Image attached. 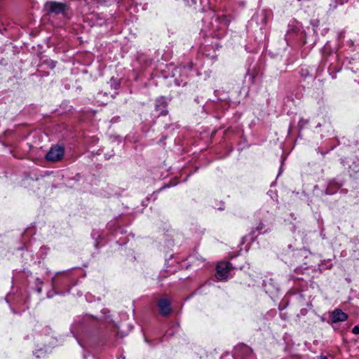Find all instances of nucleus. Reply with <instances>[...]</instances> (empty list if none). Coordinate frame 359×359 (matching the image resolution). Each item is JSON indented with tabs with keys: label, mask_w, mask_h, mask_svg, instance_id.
I'll use <instances>...</instances> for the list:
<instances>
[{
	"label": "nucleus",
	"mask_w": 359,
	"mask_h": 359,
	"mask_svg": "<svg viewBox=\"0 0 359 359\" xmlns=\"http://www.w3.org/2000/svg\"><path fill=\"white\" fill-rule=\"evenodd\" d=\"M44 7L48 12L55 15H65L68 9L65 4L57 1H48L45 4Z\"/></svg>",
	"instance_id": "1"
},
{
	"label": "nucleus",
	"mask_w": 359,
	"mask_h": 359,
	"mask_svg": "<svg viewBox=\"0 0 359 359\" xmlns=\"http://www.w3.org/2000/svg\"><path fill=\"white\" fill-rule=\"evenodd\" d=\"M231 269L232 265L230 262H219L216 268L215 277L220 281L226 280L228 278V274Z\"/></svg>",
	"instance_id": "2"
},
{
	"label": "nucleus",
	"mask_w": 359,
	"mask_h": 359,
	"mask_svg": "<svg viewBox=\"0 0 359 359\" xmlns=\"http://www.w3.org/2000/svg\"><path fill=\"white\" fill-rule=\"evenodd\" d=\"M158 307L161 315L164 316L170 314L172 311L171 302L169 299L165 297L159 299L158 302Z\"/></svg>",
	"instance_id": "3"
},
{
	"label": "nucleus",
	"mask_w": 359,
	"mask_h": 359,
	"mask_svg": "<svg viewBox=\"0 0 359 359\" xmlns=\"http://www.w3.org/2000/svg\"><path fill=\"white\" fill-rule=\"evenodd\" d=\"M64 155V149L60 146L52 147L46 154V159L50 161L60 160Z\"/></svg>",
	"instance_id": "4"
},
{
	"label": "nucleus",
	"mask_w": 359,
	"mask_h": 359,
	"mask_svg": "<svg viewBox=\"0 0 359 359\" xmlns=\"http://www.w3.org/2000/svg\"><path fill=\"white\" fill-rule=\"evenodd\" d=\"M332 322L338 323L345 321L348 315L340 309H335L331 313Z\"/></svg>",
	"instance_id": "5"
},
{
	"label": "nucleus",
	"mask_w": 359,
	"mask_h": 359,
	"mask_svg": "<svg viewBox=\"0 0 359 359\" xmlns=\"http://www.w3.org/2000/svg\"><path fill=\"white\" fill-rule=\"evenodd\" d=\"M166 101L164 97L157 98L156 100V111L158 115H165L168 112L166 109Z\"/></svg>",
	"instance_id": "6"
},
{
	"label": "nucleus",
	"mask_w": 359,
	"mask_h": 359,
	"mask_svg": "<svg viewBox=\"0 0 359 359\" xmlns=\"http://www.w3.org/2000/svg\"><path fill=\"white\" fill-rule=\"evenodd\" d=\"M264 227H265L264 224L262 222H259L258 224V225L257 226V227L255 228V229L257 231H259L263 230L264 229Z\"/></svg>",
	"instance_id": "7"
},
{
	"label": "nucleus",
	"mask_w": 359,
	"mask_h": 359,
	"mask_svg": "<svg viewBox=\"0 0 359 359\" xmlns=\"http://www.w3.org/2000/svg\"><path fill=\"white\" fill-rule=\"evenodd\" d=\"M352 332L355 334H359V327L358 325L355 326L352 330Z\"/></svg>",
	"instance_id": "8"
},
{
	"label": "nucleus",
	"mask_w": 359,
	"mask_h": 359,
	"mask_svg": "<svg viewBox=\"0 0 359 359\" xmlns=\"http://www.w3.org/2000/svg\"><path fill=\"white\" fill-rule=\"evenodd\" d=\"M319 359H327V358L325 356H321Z\"/></svg>",
	"instance_id": "9"
}]
</instances>
